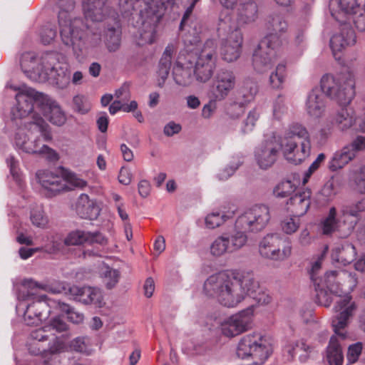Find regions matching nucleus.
<instances>
[{"mask_svg":"<svg viewBox=\"0 0 365 365\" xmlns=\"http://www.w3.org/2000/svg\"><path fill=\"white\" fill-rule=\"evenodd\" d=\"M58 9V21L63 43L72 46L76 58L83 59L91 48L101 42L102 30L104 43L109 52L117 51L121 44V31L119 28L108 26L106 29L100 24L108 16L110 8L108 0H83L82 9L87 21L96 26L85 25L81 19L74 17L76 0H56Z\"/></svg>","mask_w":365,"mask_h":365,"instance_id":"nucleus-1","label":"nucleus"},{"mask_svg":"<svg viewBox=\"0 0 365 365\" xmlns=\"http://www.w3.org/2000/svg\"><path fill=\"white\" fill-rule=\"evenodd\" d=\"M356 284L355 274L344 270L327 272L324 279H322L321 284L339 297V301H336V305L334 306L336 312L339 313L333 319L332 326L334 332L342 339L346 337L342 331L347 326L349 318L356 309L355 302H351L350 294Z\"/></svg>","mask_w":365,"mask_h":365,"instance_id":"nucleus-2","label":"nucleus"},{"mask_svg":"<svg viewBox=\"0 0 365 365\" xmlns=\"http://www.w3.org/2000/svg\"><path fill=\"white\" fill-rule=\"evenodd\" d=\"M20 65L23 72L32 81H48L59 89L67 88L70 83L71 73L68 65L58 62L53 53H46L40 58L34 52L24 53Z\"/></svg>","mask_w":365,"mask_h":365,"instance_id":"nucleus-3","label":"nucleus"},{"mask_svg":"<svg viewBox=\"0 0 365 365\" xmlns=\"http://www.w3.org/2000/svg\"><path fill=\"white\" fill-rule=\"evenodd\" d=\"M177 0H119L120 11L124 16H133V11H138L139 28L138 45L151 44L154 42L156 27L164 15L166 4L172 6ZM137 24H139L137 21Z\"/></svg>","mask_w":365,"mask_h":365,"instance_id":"nucleus-4","label":"nucleus"},{"mask_svg":"<svg viewBox=\"0 0 365 365\" xmlns=\"http://www.w3.org/2000/svg\"><path fill=\"white\" fill-rule=\"evenodd\" d=\"M252 284V274H247L240 278L227 271L210 276L205 282L203 290L210 297L216 298L222 306L236 307L246 297V289Z\"/></svg>","mask_w":365,"mask_h":365,"instance_id":"nucleus-5","label":"nucleus"},{"mask_svg":"<svg viewBox=\"0 0 365 365\" xmlns=\"http://www.w3.org/2000/svg\"><path fill=\"white\" fill-rule=\"evenodd\" d=\"M19 93L16 95V105L12 110L14 119H22L24 128L31 132H38L45 140H51L52 135L49 126L37 110L41 112V106L38 99L40 96H45L43 93L37 92L33 89L11 86Z\"/></svg>","mask_w":365,"mask_h":365,"instance_id":"nucleus-6","label":"nucleus"},{"mask_svg":"<svg viewBox=\"0 0 365 365\" xmlns=\"http://www.w3.org/2000/svg\"><path fill=\"white\" fill-rule=\"evenodd\" d=\"M268 23L274 33L266 36L260 41L252 56L254 68L259 73L271 68L276 53L275 50L282 44V38L277 33H284L288 28L287 22L279 14L270 16Z\"/></svg>","mask_w":365,"mask_h":365,"instance_id":"nucleus-7","label":"nucleus"},{"mask_svg":"<svg viewBox=\"0 0 365 365\" xmlns=\"http://www.w3.org/2000/svg\"><path fill=\"white\" fill-rule=\"evenodd\" d=\"M355 76L347 71L336 76L325 74L321 79V91L339 105L349 104L355 96Z\"/></svg>","mask_w":365,"mask_h":365,"instance_id":"nucleus-8","label":"nucleus"},{"mask_svg":"<svg viewBox=\"0 0 365 365\" xmlns=\"http://www.w3.org/2000/svg\"><path fill=\"white\" fill-rule=\"evenodd\" d=\"M272 345L269 338L260 333L244 336L239 341L237 355L242 359L252 357L257 365L262 364L271 355Z\"/></svg>","mask_w":365,"mask_h":365,"instance_id":"nucleus-9","label":"nucleus"},{"mask_svg":"<svg viewBox=\"0 0 365 365\" xmlns=\"http://www.w3.org/2000/svg\"><path fill=\"white\" fill-rule=\"evenodd\" d=\"M259 252L264 258L283 261L291 255V242L287 237H282L278 234H268L259 242Z\"/></svg>","mask_w":365,"mask_h":365,"instance_id":"nucleus-10","label":"nucleus"},{"mask_svg":"<svg viewBox=\"0 0 365 365\" xmlns=\"http://www.w3.org/2000/svg\"><path fill=\"white\" fill-rule=\"evenodd\" d=\"M353 217L346 215L342 210L339 215L335 207H331L327 215L321 221L322 232L325 235L335 233L340 238L348 237L354 230Z\"/></svg>","mask_w":365,"mask_h":365,"instance_id":"nucleus-11","label":"nucleus"},{"mask_svg":"<svg viewBox=\"0 0 365 365\" xmlns=\"http://www.w3.org/2000/svg\"><path fill=\"white\" fill-rule=\"evenodd\" d=\"M270 220L269 210L266 205H255L245 211L235 221V228L245 233L258 232L267 226Z\"/></svg>","mask_w":365,"mask_h":365,"instance_id":"nucleus-12","label":"nucleus"},{"mask_svg":"<svg viewBox=\"0 0 365 365\" xmlns=\"http://www.w3.org/2000/svg\"><path fill=\"white\" fill-rule=\"evenodd\" d=\"M216 43L214 40L205 41L201 48L195 65L194 74L196 79L205 83L210 79L216 67Z\"/></svg>","mask_w":365,"mask_h":365,"instance_id":"nucleus-13","label":"nucleus"},{"mask_svg":"<svg viewBox=\"0 0 365 365\" xmlns=\"http://www.w3.org/2000/svg\"><path fill=\"white\" fill-rule=\"evenodd\" d=\"M254 317L252 307L245 309L226 319L221 324L222 333L227 337H234L252 328Z\"/></svg>","mask_w":365,"mask_h":365,"instance_id":"nucleus-14","label":"nucleus"},{"mask_svg":"<svg viewBox=\"0 0 365 365\" xmlns=\"http://www.w3.org/2000/svg\"><path fill=\"white\" fill-rule=\"evenodd\" d=\"M349 105H341V108L331 116L330 120H327L320 130V134L323 138H327L334 128L344 131L351 128L356 123L355 111Z\"/></svg>","mask_w":365,"mask_h":365,"instance_id":"nucleus-15","label":"nucleus"},{"mask_svg":"<svg viewBox=\"0 0 365 365\" xmlns=\"http://www.w3.org/2000/svg\"><path fill=\"white\" fill-rule=\"evenodd\" d=\"M236 76L229 69L221 68L216 73L210 90L211 97L215 101L225 100L236 86Z\"/></svg>","mask_w":365,"mask_h":365,"instance_id":"nucleus-16","label":"nucleus"},{"mask_svg":"<svg viewBox=\"0 0 365 365\" xmlns=\"http://www.w3.org/2000/svg\"><path fill=\"white\" fill-rule=\"evenodd\" d=\"M227 9L237 6V26L235 29L254 22L257 17V6L253 0H220Z\"/></svg>","mask_w":365,"mask_h":365,"instance_id":"nucleus-17","label":"nucleus"},{"mask_svg":"<svg viewBox=\"0 0 365 365\" xmlns=\"http://www.w3.org/2000/svg\"><path fill=\"white\" fill-rule=\"evenodd\" d=\"M282 150L281 142L275 138L264 140L255 150V160L262 169H267L276 162L279 151Z\"/></svg>","mask_w":365,"mask_h":365,"instance_id":"nucleus-18","label":"nucleus"},{"mask_svg":"<svg viewBox=\"0 0 365 365\" xmlns=\"http://www.w3.org/2000/svg\"><path fill=\"white\" fill-rule=\"evenodd\" d=\"M36 178L48 197L70 189L65 183L63 177L56 172L48 170H39L36 173Z\"/></svg>","mask_w":365,"mask_h":365,"instance_id":"nucleus-19","label":"nucleus"},{"mask_svg":"<svg viewBox=\"0 0 365 365\" xmlns=\"http://www.w3.org/2000/svg\"><path fill=\"white\" fill-rule=\"evenodd\" d=\"M242 43L241 30L235 29L222 41L220 55L222 60L228 63L237 60L241 55Z\"/></svg>","mask_w":365,"mask_h":365,"instance_id":"nucleus-20","label":"nucleus"},{"mask_svg":"<svg viewBox=\"0 0 365 365\" xmlns=\"http://www.w3.org/2000/svg\"><path fill=\"white\" fill-rule=\"evenodd\" d=\"M355 43L356 35L354 30L347 25L343 26L340 31L334 34L330 39V48L334 58L339 61L341 59L343 51Z\"/></svg>","mask_w":365,"mask_h":365,"instance_id":"nucleus-21","label":"nucleus"},{"mask_svg":"<svg viewBox=\"0 0 365 365\" xmlns=\"http://www.w3.org/2000/svg\"><path fill=\"white\" fill-rule=\"evenodd\" d=\"M299 142L300 151L297 155V160L304 158L309 152L310 135L307 128L299 123L292 124L286 131L281 142Z\"/></svg>","mask_w":365,"mask_h":365,"instance_id":"nucleus-22","label":"nucleus"},{"mask_svg":"<svg viewBox=\"0 0 365 365\" xmlns=\"http://www.w3.org/2000/svg\"><path fill=\"white\" fill-rule=\"evenodd\" d=\"M46 295H41L38 299L29 304L24 314V319L29 326L38 324L48 317L50 307Z\"/></svg>","mask_w":365,"mask_h":365,"instance_id":"nucleus-23","label":"nucleus"},{"mask_svg":"<svg viewBox=\"0 0 365 365\" xmlns=\"http://www.w3.org/2000/svg\"><path fill=\"white\" fill-rule=\"evenodd\" d=\"M65 245H81L83 244H98L106 245L108 243L107 238L100 232H86L84 230H74L68 234L63 240Z\"/></svg>","mask_w":365,"mask_h":365,"instance_id":"nucleus-24","label":"nucleus"},{"mask_svg":"<svg viewBox=\"0 0 365 365\" xmlns=\"http://www.w3.org/2000/svg\"><path fill=\"white\" fill-rule=\"evenodd\" d=\"M38 101L41 106V113L50 123L58 126L65 123L66 115L54 99L45 94V96H40Z\"/></svg>","mask_w":365,"mask_h":365,"instance_id":"nucleus-25","label":"nucleus"},{"mask_svg":"<svg viewBox=\"0 0 365 365\" xmlns=\"http://www.w3.org/2000/svg\"><path fill=\"white\" fill-rule=\"evenodd\" d=\"M312 191L306 189L291 196L287 202V210L294 217L303 216L308 211L311 204Z\"/></svg>","mask_w":365,"mask_h":365,"instance_id":"nucleus-26","label":"nucleus"},{"mask_svg":"<svg viewBox=\"0 0 365 365\" xmlns=\"http://www.w3.org/2000/svg\"><path fill=\"white\" fill-rule=\"evenodd\" d=\"M24 129L25 128H22L21 127L17 129L14 137L16 145L26 153L38 154L41 145H43L41 140V137L44 138L43 136L40 133L36 132V133H38L39 135L34 138L33 139L29 138L25 133ZM30 132L31 133H34L31 131ZM43 140H45V139Z\"/></svg>","mask_w":365,"mask_h":365,"instance_id":"nucleus-27","label":"nucleus"},{"mask_svg":"<svg viewBox=\"0 0 365 365\" xmlns=\"http://www.w3.org/2000/svg\"><path fill=\"white\" fill-rule=\"evenodd\" d=\"M307 113L314 118L321 117L325 111L326 103L321 89L312 88L309 93L305 105Z\"/></svg>","mask_w":365,"mask_h":365,"instance_id":"nucleus-28","label":"nucleus"},{"mask_svg":"<svg viewBox=\"0 0 365 365\" xmlns=\"http://www.w3.org/2000/svg\"><path fill=\"white\" fill-rule=\"evenodd\" d=\"M51 327L45 326L43 327L33 330L30 334L31 341L29 344V351L31 354L38 355L43 354L47 349L38 346V344L50 339L53 341L55 337L53 334H49Z\"/></svg>","mask_w":365,"mask_h":365,"instance_id":"nucleus-29","label":"nucleus"},{"mask_svg":"<svg viewBox=\"0 0 365 365\" xmlns=\"http://www.w3.org/2000/svg\"><path fill=\"white\" fill-rule=\"evenodd\" d=\"M76 212L81 218L93 220L98 217L100 208L88 195L81 194L77 201Z\"/></svg>","mask_w":365,"mask_h":365,"instance_id":"nucleus-30","label":"nucleus"},{"mask_svg":"<svg viewBox=\"0 0 365 365\" xmlns=\"http://www.w3.org/2000/svg\"><path fill=\"white\" fill-rule=\"evenodd\" d=\"M356 257V251L355 247L351 244L346 242L340 247L333 250L331 258L334 261L346 265L355 260Z\"/></svg>","mask_w":365,"mask_h":365,"instance_id":"nucleus-31","label":"nucleus"},{"mask_svg":"<svg viewBox=\"0 0 365 365\" xmlns=\"http://www.w3.org/2000/svg\"><path fill=\"white\" fill-rule=\"evenodd\" d=\"M282 150L284 158L289 163L298 165L305 160L310 155L311 153V140H309V152L307 155L304 158L297 160V155L300 151V144L299 142L288 141L281 142Z\"/></svg>","mask_w":365,"mask_h":365,"instance_id":"nucleus-32","label":"nucleus"},{"mask_svg":"<svg viewBox=\"0 0 365 365\" xmlns=\"http://www.w3.org/2000/svg\"><path fill=\"white\" fill-rule=\"evenodd\" d=\"M365 6V0H330L331 11L338 9L346 14L355 13L359 8Z\"/></svg>","mask_w":365,"mask_h":365,"instance_id":"nucleus-33","label":"nucleus"},{"mask_svg":"<svg viewBox=\"0 0 365 365\" xmlns=\"http://www.w3.org/2000/svg\"><path fill=\"white\" fill-rule=\"evenodd\" d=\"M194 69L191 67H185L179 61L173 66V75L175 83L180 86H187L193 80Z\"/></svg>","mask_w":365,"mask_h":365,"instance_id":"nucleus-34","label":"nucleus"},{"mask_svg":"<svg viewBox=\"0 0 365 365\" xmlns=\"http://www.w3.org/2000/svg\"><path fill=\"white\" fill-rule=\"evenodd\" d=\"M223 235L231 253L242 249L247 242V235L241 229H236L235 227V231L232 233L224 234Z\"/></svg>","mask_w":365,"mask_h":365,"instance_id":"nucleus-35","label":"nucleus"},{"mask_svg":"<svg viewBox=\"0 0 365 365\" xmlns=\"http://www.w3.org/2000/svg\"><path fill=\"white\" fill-rule=\"evenodd\" d=\"M327 359L329 365H342L344 356L341 346L335 336L330 338L327 348Z\"/></svg>","mask_w":365,"mask_h":365,"instance_id":"nucleus-36","label":"nucleus"},{"mask_svg":"<svg viewBox=\"0 0 365 365\" xmlns=\"http://www.w3.org/2000/svg\"><path fill=\"white\" fill-rule=\"evenodd\" d=\"M350 149L345 146L341 151L334 153L329 164L330 170L335 171L342 168L355 158L354 152Z\"/></svg>","mask_w":365,"mask_h":365,"instance_id":"nucleus-37","label":"nucleus"},{"mask_svg":"<svg viewBox=\"0 0 365 365\" xmlns=\"http://www.w3.org/2000/svg\"><path fill=\"white\" fill-rule=\"evenodd\" d=\"M246 297L250 296L259 304H267L271 302V297L267 291L260 287L259 282L252 275V284L247 286Z\"/></svg>","mask_w":365,"mask_h":365,"instance_id":"nucleus-38","label":"nucleus"},{"mask_svg":"<svg viewBox=\"0 0 365 365\" xmlns=\"http://www.w3.org/2000/svg\"><path fill=\"white\" fill-rule=\"evenodd\" d=\"M175 52V48L173 45H168L160 59L158 73L161 79L164 81L170 72L173 55Z\"/></svg>","mask_w":365,"mask_h":365,"instance_id":"nucleus-39","label":"nucleus"},{"mask_svg":"<svg viewBox=\"0 0 365 365\" xmlns=\"http://www.w3.org/2000/svg\"><path fill=\"white\" fill-rule=\"evenodd\" d=\"M337 191L333 179L327 180L316 195L317 201L320 205L329 202L336 195Z\"/></svg>","mask_w":365,"mask_h":365,"instance_id":"nucleus-40","label":"nucleus"},{"mask_svg":"<svg viewBox=\"0 0 365 365\" xmlns=\"http://www.w3.org/2000/svg\"><path fill=\"white\" fill-rule=\"evenodd\" d=\"M316 291V299L317 302L324 307H329L333 301H339V297H336L334 293H331L328 289L326 288L323 284L317 287L314 284Z\"/></svg>","mask_w":365,"mask_h":365,"instance_id":"nucleus-41","label":"nucleus"},{"mask_svg":"<svg viewBox=\"0 0 365 365\" xmlns=\"http://www.w3.org/2000/svg\"><path fill=\"white\" fill-rule=\"evenodd\" d=\"M287 77L286 65L279 63L274 71L272 72L269 76V83L273 88L279 89L282 88L283 83Z\"/></svg>","mask_w":365,"mask_h":365,"instance_id":"nucleus-42","label":"nucleus"},{"mask_svg":"<svg viewBox=\"0 0 365 365\" xmlns=\"http://www.w3.org/2000/svg\"><path fill=\"white\" fill-rule=\"evenodd\" d=\"M297 187V185L290 180L279 182L274 188L273 193L277 197H287L293 194Z\"/></svg>","mask_w":365,"mask_h":365,"instance_id":"nucleus-43","label":"nucleus"},{"mask_svg":"<svg viewBox=\"0 0 365 365\" xmlns=\"http://www.w3.org/2000/svg\"><path fill=\"white\" fill-rule=\"evenodd\" d=\"M210 253L214 257H221L225 254H231L224 235L217 237L210 245Z\"/></svg>","mask_w":365,"mask_h":365,"instance_id":"nucleus-44","label":"nucleus"},{"mask_svg":"<svg viewBox=\"0 0 365 365\" xmlns=\"http://www.w3.org/2000/svg\"><path fill=\"white\" fill-rule=\"evenodd\" d=\"M102 275L103 277V282L108 289L113 288L120 279L119 271L113 269L108 265H105L102 269Z\"/></svg>","mask_w":365,"mask_h":365,"instance_id":"nucleus-45","label":"nucleus"},{"mask_svg":"<svg viewBox=\"0 0 365 365\" xmlns=\"http://www.w3.org/2000/svg\"><path fill=\"white\" fill-rule=\"evenodd\" d=\"M231 215H225L224 212H213L205 217V225L209 229H215L223 224Z\"/></svg>","mask_w":365,"mask_h":365,"instance_id":"nucleus-46","label":"nucleus"},{"mask_svg":"<svg viewBox=\"0 0 365 365\" xmlns=\"http://www.w3.org/2000/svg\"><path fill=\"white\" fill-rule=\"evenodd\" d=\"M84 294H86V299H83V303L86 304H93L98 307H101L103 302V296L101 292L96 288L88 287L86 289Z\"/></svg>","mask_w":365,"mask_h":365,"instance_id":"nucleus-47","label":"nucleus"},{"mask_svg":"<svg viewBox=\"0 0 365 365\" xmlns=\"http://www.w3.org/2000/svg\"><path fill=\"white\" fill-rule=\"evenodd\" d=\"M365 210V197L362 198L361 200L356 202L355 204L350 205L349 207H346L343 210L346 215L353 217L354 220L351 221H354V227L356 226V223L359 220V215L360 212Z\"/></svg>","mask_w":365,"mask_h":365,"instance_id":"nucleus-48","label":"nucleus"},{"mask_svg":"<svg viewBox=\"0 0 365 365\" xmlns=\"http://www.w3.org/2000/svg\"><path fill=\"white\" fill-rule=\"evenodd\" d=\"M32 224L40 228H45L48 224V218L41 209L33 210L31 212Z\"/></svg>","mask_w":365,"mask_h":365,"instance_id":"nucleus-49","label":"nucleus"},{"mask_svg":"<svg viewBox=\"0 0 365 365\" xmlns=\"http://www.w3.org/2000/svg\"><path fill=\"white\" fill-rule=\"evenodd\" d=\"M89 339L87 337H76L71 344V347L76 351L89 354L91 349L88 346Z\"/></svg>","mask_w":365,"mask_h":365,"instance_id":"nucleus-50","label":"nucleus"},{"mask_svg":"<svg viewBox=\"0 0 365 365\" xmlns=\"http://www.w3.org/2000/svg\"><path fill=\"white\" fill-rule=\"evenodd\" d=\"M56 30L51 24H46L41 29L40 36L43 44H49L56 37Z\"/></svg>","mask_w":365,"mask_h":365,"instance_id":"nucleus-51","label":"nucleus"},{"mask_svg":"<svg viewBox=\"0 0 365 365\" xmlns=\"http://www.w3.org/2000/svg\"><path fill=\"white\" fill-rule=\"evenodd\" d=\"M353 23L359 31H365V6L359 8L355 13H352Z\"/></svg>","mask_w":365,"mask_h":365,"instance_id":"nucleus-52","label":"nucleus"},{"mask_svg":"<svg viewBox=\"0 0 365 365\" xmlns=\"http://www.w3.org/2000/svg\"><path fill=\"white\" fill-rule=\"evenodd\" d=\"M363 344L361 342H356L349 346L346 358L350 364H354L357 361L361 354Z\"/></svg>","mask_w":365,"mask_h":365,"instance_id":"nucleus-53","label":"nucleus"},{"mask_svg":"<svg viewBox=\"0 0 365 365\" xmlns=\"http://www.w3.org/2000/svg\"><path fill=\"white\" fill-rule=\"evenodd\" d=\"M73 101L75 109L82 114L88 113L91 109V103L83 96H76Z\"/></svg>","mask_w":365,"mask_h":365,"instance_id":"nucleus-54","label":"nucleus"},{"mask_svg":"<svg viewBox=\"0 0 365 365\" xmlns=\"http://www.w3.org/2000/svg\"><path fill=\"white\" fill-rule=\"evenodd\" d=\"M60 307L67 314V318L70 322L79 324L83 321V314L74 311L68 304L63 303Z\"/></svg>","mask_w":365,"mask_h":365,"instance_id":"nucleus-55","label":"nucleus"},{"mask_svg":"<svg viewBox=\"0 0 365 365\" xmlns=\"http://www.w3.org/2000/svg\"><path fill=\"white\" fill-rule=\"evenodd\" d=\"M259 114L255 109L250 111L247 118L244 121V125L242 128L243 133H246L253 130L255 126L256 122L259 118Z\"/></svg>","mask_w":365,"mask_h":365,"instance_id":"nucleus-56","label":"nucleus"},{"mask_svg":"<svg viewBox=\"0 0 365 365\" xmlns=\"http://www.w3.org/2000/svg\"><path fill=\"white\" fill-rule=\"evenodd\" d=\"M63 179L66 185L68 183L73 187L83 188L87 185L86 181L78 178L74 173L68 172L66 173Z\"/></svg>","mask_w":365,"mask_h":365,"instance_id":"nucleus-57","label":"nucleus"},{"mask_svg":"<svg viewBox=\"0 0 365 365\" xmlns=\"http://www.w3.org/2000/svg\"><path fill=\"white\" fill-rule=\"evenodd\" d=\"M299 226V219L297 217H289L286 219L282 224V230L287 234H292L295 232Z\"/></svg>","mask_w":365,"mask_h":365,"instance_id":"nucleus-58","label":"nucleus"},{"mask_svg":"<svg viewBox=\"0 0 365 365\" xmlns=\"http://www.w3.org/2000/svg\"><path fill=\"white\" fill-rule=\"evenodd\" d=\"M322 268V259L319 258L316 260L312 265V268L309 271L310 279L312 281L314 284H316L317 287L320 285V282H322V278L318 277V274Z\"/></svg>","mask_w":365,"mask_h":365,"instance_id":"nucleus-59","label":"nucleus"},{"mask_svg":"<svg viewBox=\"0 0 365 365\" xmlns=\"http://www.w3.org/2000/svg\"><path fill=\"white\" fill-rule=\"evenodd\" d=\"M287 108L284 103L283 98L279 96L276 102L274 104L273 115L275 118L279 120L282 116L287 113Z\"/></svg>","mask_w":365,"mask_h":365,"instance_id":"nucleus-60","label":"nucleus"},{"mask_svg":"<svg viewBox=\"0 0 365 365\" xmlns=\"http://www.w3.org/2000/svg\"><path fill=\"white\" fill-rule=\"evenodd\" d=\"M39 155L44 156L48 161L55 162L59 158L58 154L48 145H42L38 152Z\"/></svg>","mask_w":365,"mask_h":365,"instance_id":"nucleus-61","label":"nucleus"},{"mask_svg":"<svg viewBox=\"0 0 365 365\" xmlns=\"http://www.w3.org/2000/svg\"><path fill=\"white\" fill-rule=\"evenodd\" d=\"M296 349H300L305 351L306 353H310L312 351L313 347L307 345L306 342L302 339L296 342L295 346H289L286 348L287 351L289 353L291 357L294 356Z\"/></svg>","mask_w":365,"mask_h":365,"instance_id":"nucleus-62","label":"nucleus"},{"mask_svg":"<svg viewBox=\"0 0 365 365\" xmlns=\"http://www.w3.org/2000/svg\"><path fill=\"white\" fill-rule=\"evenodd\" d=\"M115 96L117 101H120L122 103L128 101L130 98L129 85L124 83L115 91Z\"/></svg>","mask_w":365,"mask_h":365,"instance_id":"nucleus-63","label":"nucleus"},{"mask_svg":"<svg viewBox=\"0 0 365 365\" xmlns=\"http://www.w3.org/2000/svg\"><path fill=\"white\" fill-rule=\"evenodd\" d=\"M355 182L360 192H365V166L360 168L355 175Z\"/></svg>","mask_w":365,"mask_h":365,"instance_id":"nucleus-64","label":"nucleus"}]
</instances>
